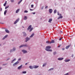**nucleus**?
<instances>
[{
  "label": "nucleus",
  "instance_id": "f257e3e1",
  "mask_svg": "<svg viewBox=\"0 0 75 75\" xmlns=\"http://www.w3.org/2000/svg\"><path fill=\"white\" fill-rule=\"evenodd\" d=\"M51 47L50 46H48L46 47V49H45V50L47 51H50V52H51L52 51V50L51 49H50L51 48Z\"/></svg>",
  "mask_w": 75,
  "mask_h": 75
},
{
  "label": "nucleus",
  "instance_id": "f03ea898",
  "mask_svg": "<svg viewBox=\"0 0 75 75\" xmlns=\"http://www.w3.org/2000/svg\"><path fill=\"white\" fill-rule=\"evenodd\" d=\"M59 16L57 18L58 20H59V19H60V18H62L63 17L62 16H62V15H61V14H59Z\"/></svg>",
  "mask_w": 75,
  "mask_h": 75
},
{
  "label": "nucleus",
  "instance_id": "7ed1b4c3",
  "mask_svg": "<svg viewBox=\"0 0 75 75\" xmlns=\"http://www.w3.org/2000/svg\"><path fill=\"white\" fill-rule=\"evenodd\" d=\"M19 18H18V19H16V21L14 22V24H16L17 23H18V21H19Z\"/></svg>",
  "mask_w": 75,
  "mask_h": 75
},
{
  "label": "nucleus",
  "instance_id": "20e7f679",
  "mask_svg": "<svg viewBox=\"0 0 75 75\" xmlns=\"http://www.w3.org/2000/svg\"><path fill=\"white\" fill-rule=\"evenodd\" d=\"M27 47V45H22L19 47V48H21V47Z\"/></svg>",
  "mask_w": 75,
  "mask_h": 75
},
{
  "label": "nucleus",
  "instance_id": "39448f33",
  "mask_svg": "<svg viewBox=\"0 0 75 75\" xmlns=\"http://www.w3.org/2000/svg\"><path fill=\"white\" fill-rule=\"evenodd\" d=\"M19 63V62H16L14 63L13 64V65L14 66H15V65H17V64H18Z\"/></svg>",
  "mask_w": 75,
  "mask_h": 75
},
{
  "label": "nucleus",
  "instance_id": "423d86ee",
  "mask_svg": "<svg viewBox=\"0 0 75 75\" xmlns=\"http://www.w3.org/2000/svg\"><path fill=\"white\" fill-rule=\"evenodd\" d=\"M25 39H26V40L25 41V42H27V41H28L29 40H30V38H29L28 37H27Z\"/></svg>",
  "mask_w": 75,
  "mask_h": 75
},
{
  "label": "nucleus",
  "instance_id": "0eeeda50",
  "mask_svg": "<svg viewBox=\"0 0 75 75\" xmlns=\"http://www.w3.org/2000/svg\"><path fill=\"white\" fill-rule=\"evenodd\" d=\"M39 66H38L34 65L33 66V68L35 69H36V68H37Z\"/></svg>",
  "mask_w": 75,
  "mask_h": 75
},
{
  "label": "nucleus",
  "instance_id": "6e6552de",
  "mask_svg": "<svg viewBox=\"0 0 75 75\" xmlns=\"http://www.w3.org/2000/svg\"><path fill=\"white\" fill-rule=\"evenodd\" d=\"M55 42V41L54 40H52L51 41L49 44H52V43H54Z\"/></svg>",
  "mask_w": 75,
  "mask_h": 75
},
{
  "label": "nucleus",
  "instance_id": "1a4fd4ad",
  "mask_svg": "<svg viewBox=\"0 0 75 75\" xmlns=\"http://www.w3.org/2000/svg\"><path fill=\"white\" fill-rule=\"evenodd\" d=\"M22 51L23 52L24 54H25V53H27V52L25 50H22Z\"/></svg>",
  "mask_w": 75,
  "mask_h": 75
},
{
  "label": "nucleus",
  "instance_id": "9d476101",
  "mask_svg": "<svg viewBox=\"0 0 75 75\" xmlns=\"http://www.w3.org/2000/svg\"><path fill=\"white\" fill-rule=\"evenodd\" d=\"M71 46V45H68L67 46H66V49H68V48H69V47Z\"/></svg>",
  "mask_w": 75,
  "mask_h": 75
},
{
  "label": "nucleus",
  "instance_id": "9b49d317",
  "mask_svg": "<svg viewBox=\"0 0 75 75\" xmlns=\"http://www.w3.org/2000/svg\"><path fill=\"white\" fill-rule=\"evenodd\" d=\"M31 28V25H30L28 28L27 30L28 31V30H30Z\"/></svg>",
  "mask_w": 75,
  "mask_h": 75
},
{
  "label": "nucleus",
  "instance_id": "f8f14e48",
  "mask_svg": "<svg viewBox=\"0 0 75 75\" xmlns=\"http://www.w3.org/2000/svg\"><path fill=\"white\" fill-rule=\"evenodd\" d=\"M23 37H25L27 35V34L25 32H23Z\"/></svg>",
  "mask_w": 75,
  "mask_h": 75
},
{
  "label": "nucleus",
  "instance_id": "ddd939ff",
  "mask_svg": "<svg viewBox=\"0 0 75 75\" xmlns=\"http://www.w3.org/2000/svg\"><path fill=\"white\" fill-rule=\"evenodd\" d=\"M8 36V35H5L3 39L2 40H4V39H5V38H7V37Z\"/></svg>",
  "mask_w": 75,
  "mask_h": 75
},
{
  "label": "nucleus",
  "instance_id": "4468645a",
  "mask_svg": "<svg viewBox=\"0 0 75 75\" xmlns=\"http://www.w3.org/2000/svg\"><path fill=\"white\" fill-rule=\"evenodd\" d=\"M21 68H22V65H21L18 68V69H21Z\"/></svg>",
  "mask_w": 75,
  "mask_h": 75
},
{
  "label": "nucleus",
  "instance_id": "2eb2a0df",
  "mask_svg": "<svg viewBox=\"0 0 75 75\" xmlns=\"http://www.w3.org/2000/svg\"><path fill=\"white\" fill-rule=\"evenodd\" d=\"M27 17L25 16L24 18V20H27Z\"/></svg>",
  "mask_w": 75,
  "mask_h": 75
},
{
  "label": "nucleus",
  "instance_id": "dca6fc26",
  "mask_svg": "<svg viewBox=\"0 0 75 75\" xmlns=\"http://www.w3.org/2000/svg\"><path fill=\"white\" fill-rule=\"evenodd\" d=\"M52 10L51 9H49V12H50V13H52Z\"/></svg>",
  "mask_w": 75,
  "mask_h": 75
},
{
  "label": "nucleus",
  "instance_id": "f3484780",
  "mask_svg": "<svg viewBox=\"0 0 75 75\" xmlns=\"http://www.w3.org/2000/svg\"><path fill=\"white\" fill-rule=\"evenodd\" d=\"M64 59V58H59L58 59V60L59 61H61V60H62Z\"/></svg>",
  "mask_w": 75,
  "mask_h": 75
},
{
  "label": "nucleus",
  "instance_id": "a211bd4d",
  "mask_svg": "<svg viewBox=\"0 0 75 75\" xmlns=\"http://www.w3.org/2000/svg\"><path fill=\"white\" fill-rule=\"evenodd\" d=\"M52 18L50 19L49 20L48 22L49 23H51V21H52Z\"/></svg>",
  "mask_w": 75,
  "mask_h": 75
},
{
  "label": "nucleus",
  "instance_id": "6ab92c4d",
  "mask_svg": "<svg viewBox=\"0 0 75 75\" xmlns=\"http://www.w3.org/2000/svg\"><path fill=\"white\" fill-rule=\"evenodd\" d=\"M34 33L32 34V35H31L30 37V38H32V37H33V36H34Z\"/></svg>",
  "mask_w": 75,
  "mask_h": 75
},
{
  "label": "nucleus",
  "instance_id": "aec40b11",
  "mask_svg": "<svg viewBox=\"0 0 75 75\" xmlns=\"http://www.w3.org/2000/svg\"><path fill=\"white\" fill-rule=\"evenodd\" d=\"M5 30L7 33H9V31L7 29H5Z\"/></svg>",
  "mask_w": 75,
  "mask_h": 75
},
{
  "label": "nucleus",
  "instance_id": "412c9836",
  "mask_svg": "<svg viewBox=\"0 0 75 75\" xmlns=\"http://www.w3.org/2000/svg\"><path fill=\"white\" fill-rule=\"evenodd\" d=\"M15 50H16V48H13V50H11L10 52H11L12 51H15Z\"/></svg>",
  "mask_w": 75,
  "mask_h": 75
},
{
  "label": "nucleus",
  "instance_id": "4be33fe9",
  "mask_svg": "<svg viewBox=\"0 0 75 75\" xmlns=\"http://www.w3.org/2000/svg\"><path fill=\"white\" fill-rule=\"evenodd\" d=\"M7 10H6L4 12V15H6V13H7Z\"/></svg>",
  "mask_w": 75,
  "mask_h": 75
},
{
  "label": "nucleus",
  "instance_id": "5701e85b",
  "mask_svg": "<svg viewBox=\"0 0 75 75\" xmlns=\"http://www.w3.org/2000/svg\"><path fill=\"white\" fill-rule=\"evenodd\" d=\"M29 68L30 69H33V68H34V67H33L31 66H30Z\"/></svg>",
  "mask_w": 75,
  "mask_h": 75
},
{
  "label": "nucleus",
  "instance_id": "b1692460",
  "mask_svg": "<svg viewBox=\"0 0 75 75\" xmlns=\"http://www.w3.org/2000/svg\"><path fill=\"white\" fill-rule=\"evenodd\" d=\"M7 4V1H5V3L4 4V6H6V4Z\"/></svg>",
  "mask_w": 75,
  "mask_h": 75
},
{
  "label": "nucleus",
  "instance_id": "393cba45",
  "mask_svg": "<svg viewBox=\"0 0 75 75\" xmlns=\"http://www.w3.org/2000/svg\"><path fill=\"white\" fill-rule=\"evenodd\" d=\"M70 61V59H68V60H65V62H69Z\"/></svg>",
  "mask_w": 75,
  "mask_h": 75
},
{
  "label": "nucleus",
  "instance_id": "a878e982",
  "mask_svg": "<svg viewBox=\"0 0 75 75\" xmlns=\"http://www.w3.org/2000/svg\"><path fill=\"white\" fill-rule=\"evenodd\" d=\"M19 10H20L19 9H18L17 10L16 12V13H17L18 11H19Z\"/></svg>",
  "mask_w": 75,
  "mask_h": 75
},
{
  "label": "nucleus",
  "instance_id": "bb28decb",
  "mask_svg": "<svg viewBox=\"0 0 75 75\" xmlns=\"http://www.w3.org/2000/svg\"><path fill=\"white\" fill-rule=\"evenodd\" d=\"M23 1V0H20V1L18 2V4H19L21 3V1Z\"/></svg>",
  "mask_w": 75,
  "mask_h": 75
},
{
  "label": "nucleus",
  "instance_id": "cd10ccee",
  "mask_svg": "<svg viewBox=\"0 0 75 75\" xmlns=\"http://www.w3.org/2000/svg\"><path fill=\"white\" fill-rule=\"evenodd\" d=\"M33 30V28H31L29 30V32H31V31Z\"/></svg>",
  "mask_w": 75,
  "mask_h": 75
},
{
  "label": "nucleus",
  "instance_id": "c85d7f7f",
  "mask_svg": "<svg viewBox=\"0 0 75 75\" xmlns=\"http://www.w3.org/2000/svg\"><path fill=\"white\" fill-rule=\"evenodd\" d=\"M8 7H9V6H6L5 7V9H7V8H8Z\"/></svg>",
  "mask_w": 75,
  "mask_h": 75
},
{
  "label": "nucleus",
  "instance_id": "c756f323",
  "mask_svg": "<svg viewBox=\"0 0 75 75\" xmlns=\"http://www.w3.org/2000/svg\"><path fill=\"white\" fill-rule=\"evenodd\" d=\"M46 64H47L46 63H45L43 64V67H45L46 65Z\"/></svg>",
  "mask_w": 75,
  "mask_h": 75
},
{
  "label": "nucleus",
  "instance_id": "7c9ffc66",
  "mask_svg": "<svg viewBox=\"0 0 75 75\" xmlns=\"http://www.w3.org/2000/svg\"><path fill=\"white\" fill-rule=\"evenodd\" d=\"M23 74H26L27 73V72L25 71H23L22 72Z\"/></svg>",
  "mask_w": 75,
  "mask_h": 75
},
{
  "label": "nucleus",
  "instance_id": "2f4dec72",
  "mask_svg": "<svg viewBox=\"0 0 75 75\" xmlns=\"http://www.w3.org/2000/svg\"><path fill=\"white\" fill-rule=\"evenodd\" d=\"M16 59H14L12 61L11 63H13V61H14L15 60H16Z\"/></svg>",
  "mask_w": 75,
  "mask_h": 75
},
{
  "label": "nucleus",
  "instance_id": "473e14b6",
  "mask_svg": "<svg viewBox=\"0 0 75 75\" xmlns=\"http://www.w3.org/2000/svg\"><path fill=\"white\" fill-rule=\"evenodd\" d=\"M57 54V53L56 52H53V54H54V55H55V54Z\"/></svg>",
  "mask_w": 75,
  "mask_h": 75
},
{
  "label": "nucleus",
  "instance_id": "72a5a7b5",
  "mask_svg": "<svg viewBox=\"0 0 75 75\" xmlns=\"http://www.w3.org/2000/svg\"><path fill=\"white\" fill-rule=\"evenodd\" d=\"M28 11H27V10H25L24 11V13H28Z\"/></svg>",
  "mask_w": 75,
  "mask_h": 75
},
{
  "label": "nucleus",
  "instance_id": "f704fd0d",
  "mask_svg": "<svg viewBox=\"0 0 75 75\" xmlns=\"http://www.w3.org/2000/svg\"><path fill=\"white\" fill-rule=\"evenodd\" d=\"M56 12H57V11H56V10H55L54 11V13H56Z\"/></svg>",
  "mask_w": 75,
  "mask_h": 75
},
{
  "label": "nucleus",
  "instance_id": "c9c22d12",
  "mask_svg": "<svg viewBox=\"0 0 75 75\" xmlns=\"http://www.w3.org/2000/svg\"><path fill=\"white\" fill-rule=\"evenodd\" d=\"M31 7L32 8H33V7H34V5H31Z\"/></svg>",
  "mask_w": 75,
  "mask_h": 75
},
{
  "label": "nucleus",
  "instance_id": "e433bc0d",
  "mask_svg": "<svg viewBox=\"0 0 75 75\" xmlns=\"http://www.w3.org/2000/svg\"><path fill=\"white\" fill-rule=\"evenodd\" d=\"M54 69V68H51L50 69H49V71H51V70H52V69Z\"/></svg>",
  "mask_w": 75,
  "mask_h": 75
},
{
  "label": "nucleus",
  "instance_id": "4c0bfd02",
  "mask_svg": "<svg viewBox=\"0 0 75 75\" xmlns=\"http://www.w3.org/2000/svg\"><path fill=\"white\" fill-rule=\"evenodd\" d=\"M46 43H50V41H48L46 42Z\"/></svg>",
  "mask_w": 75,
  "mask_h": 75
},
{
  "label": "nucleus",
  "instance_id": "58836bf2",
  "mask_svg": "<svg viewBox=\"0 0 75 75\" xmlns=\"http://www.w3.org/2000/svg\"><path fill=\"white\" fill-rule=\"evenodd\" d=\"M62 38H60L59 39V40L60 41H61V40H62Z\"/></svg>",
  "mask_w": 75,
  "mask_h": 75
},
{
  "label": "nucleus",
  "instance_id": "ea45409f",
  "mask_svg": "<svg viewBox=\"0 0 75 75\" xmlns=\"http://www.w3.org/2000/svg\"><path fill=\"white\" fill-rule=\"evenodd\" d=\"M11 2L13 3V2H14V0H11Z\"/></svg>",
  "mask_w": 75,
  "mask_h": 75
},
{
  "label": "nucleus",
  "instance_id": "a19ab883",
  "mask_svg": "<svg viewBox=\"0 0 75 75\" xmlns=\"http://www.w3.org/2000/svg\"><path fill=\"white\" fill-rule=\"evenodd\" d=\"M57 15H59V12H57Z\"/></svg>",
  "mask_w": 75,
  "mask_h": 75
},
{
  "label": "nucleus",
  "instance_id": "79ce46f5",
  "mask_svg": "<svg viewBox=\"0 0 75 75\" xmlns=\"http://www.w3.org/2000/svg\"><path fill=\"white\" fill-rule=\"evenodd\" d=\"M64 75H68V73H67V74H65Z\"/></svg>",
  "mask_w": 75,
  "mask_h": 75
},
{
  "label": "nucleus",
  "instance_id": "37998d69",
  "mask_svg": "<svg viewBox=\"0 0 75 75\" xmlns=\"http://www.w3.org/2000/svg\"><path fill=\"white\" fill-rule=\"evenodd\" d=\"M0 11H2V8H1Z\"/></svg>",
  "mask_w": 75,
  "mask_h": 75
},
{
  "label": "nucleus",
  "instance_id": "c03bdc74",
  "mask_svg": "<svg viewBox=\"0 0 75 75\" xmlns=\"http://www.w3.org/2000/svg\"><path fill=\"white\" fill-rule=\"evenodd\" d=\"M62 50H63V51H64V50H65V49L64 48H63L62 49Z\"/></svg>",
  "mask_w": 75,
  "mask_h": 75
},
{
  "label": "nucleus",
  "instance_id": "a18cd8bd",
  "mask_svg": "<svg viewBox=\"0 0 75 75\" xmlns=\"http://www.w3.org/2000/svg\"><path fill=\"white\" fill-rule=\"evenodd\" d=\"M21 58H20L18 59V61H21Z\"/></svg>",
  "mask_w": 75,
  "mask_h": 75
},
{
  "label": "nucleus",
  "instance_id": "49530a36",
  "mask_svg": "<svg viewBox=\"0 0 75 75\" xmlns=\"http://www.w3.org/2000/svg\"><path fill=\"white\" fill-rule=\"evenodd\" d=\"M48 8V6H46V7H45V8Z\"/></svg>",
  "mask_w": 75,
  "mask_h": 75
},
{
  "label": "nucleus",
  "instance_id": "de8ad7c7",
  "mask_svg": "<svg viewBox=\"0 0 75 75\" xmlns=\"http://www.w3.org/2000/svg\"><path fill=\"white\" fill-rule=\"evenodd\" d=\"M33 14H35V12H33Z\"/></svg>",
  "mask_w": 75,
  "mask_h": 75
},
{
  "label": "nucleus",
  "instance_id": "09e8293b",
  "mask_svg": "<svg viewBox=\"0 0 75 75\" xmlns=\"http://www.w3.org/2000/svg\"><path fill=\"white\" fill-rule=\"evenodd\" d=\"M62 33V32L61 31H60V33Z\"/></svg>",
  "mask_w": 75,
  "mask_h": 75
},
{
  "label": "nucleus",
  "instance_id": "8fccbe9b",
  "mask_svg": "<svg viewBox=\"0 0 75 75\" xmlns=\"http://www.w3.org/2000/svg\"><path fill=\"white\" fill-rule=\"evenodd\" d=\"M1 24H4V23H0Z\"/></svg>",
  "mask_w": 75,
  "mask_h": 75
},
{
  "label": "nucleus",
  "instance_id": "3c124183",
  "mask_svg": "<svg viewBox=\"0 0 75 75\" xmlns=\"http://www.w3.org/2000/svg\"><path fill=\"white\" fill-rule=\"evenodd\" d=\"M71 57H74V54H72Z\"/></svg>",
  "mask_w": 75,
  "mask_h": 75
},
{
  "label": "nucleus",
  "instance_id": "603ef678",
  "mask_svg": "<svg viewBox=\"0 0 75 75\" xmlns=\"http://www.w3.org/2000/svg\"><path fill=\"white\" fill-rule=\"evenodd\" d=\"M30 10H31V11H33V10L30 9Z\"/></svg>",
  "mask_w": 75,
  "mask_h": 75
},
{
  "label": "nucleus",
  "instance_id": "864d4df0",
  "mask_svg": "<svg viewBox=\"0 0 75 75\" xmlns=\"http://www.w3.org/2000/svg\"><path fill=\"white\" fill-rule=\"evenodd\" d=\"M58 47H60V45H59Z\"/></svg>",
  "mask_w": 75,
  "mask_h": 75
},
{
  "label": "nucleus",
  "instance_id": "5fc2aeb1",
  "mask_svg": "<svg viewBox=\"0 0 75 75\" xmlns=\"http://www.w3.org/2000/svg\"><path fill=\"white\" fill-rule=\"evenodd\" d=\"M25 65H27V63H26L25 64Z\"/></svg>",
  "mask_w": 75,
  "mask_h": 75
},
{
  "label": "nucleus",
  "instance_id": "6e6d98bb",
  "mask_svg": "<svg viewBox=\"0 0 75 75\" xmlns=\"http://www.w3.org/2000/svg\"><path fill=\"white\" fill-rule=\"evenodd\" d=\"M9 59H10V58H9L8 59H7V60H8Z\"/></svg>",
  "mask_w": 75,
  "mask_h": 75
},
{
  "label": "nucleus",
  "instance_id": "4d7b16f0",
  "mask_svg": "<svg viewBox=\"0 0 75 75\" xmlns=\"http://www.w3.org/2000/svg\"><path fill=\"white\" fill-rule=\"evenodd\" d=\"M1 44H0V46H1Z\"/></svg>",
  "mask_w": 75,
  "mask_h": 75
},
{
  "label": "nucleus",
  "instance_id": "13d9d810",
  "mask_svg": "<svg viewBox=\"0 0 75 75\" xmlns=\"http://www.w3.org/2000/svg\"><path fill=\"white\" fill-rule=\"evenodd\" d=\"M1 69V68H0V70Z\"/></svg>",
  "mask_w": 75,
  "mask_h": 75
},
{
  "label": "nucleus",
  "instance_id": "bf43d9fd",
  "mask_svg": "<svg viewBox=\"0 0 75 75\" xmlns=\"http://www.w3.org/2000/svg\"><path fill=\"white\" fill-rule=\"evenodd\" d=\"M5 65V64H3V65Z\"/></svg>",
  "mask_w": 75,
  "mask_h": 75
},
{
  "label": "nucleus",
  "instance_id": "052dcab7",
  "mask_svg": "<svg viewBox=\"0 0 75 75\" xmlns=\"http://www.w3.org/2000/svg\"><path fill=\"white\" fill-rule=\"evenodd\" d=\"M74 9H75V8Z\"/></svg>",
  "mask_w": 75,
  "mask_h": 75
}]
</instances>
